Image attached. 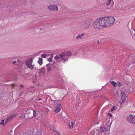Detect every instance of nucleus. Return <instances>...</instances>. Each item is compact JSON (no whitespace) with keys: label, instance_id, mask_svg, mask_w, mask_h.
Instances as JSON below:
<instances>
[{"label":"nucleus","instance_id":"nucleus-1","mask_svg":"<svg viewBox=\"0 0 135 135\" xmlns=\"http://www.w3.org/2000/svg\"><path fill=\"white\" fill-rule=\"evenodd\" d=\"M71 55V53L70 51H65L56 56L55 57L54 60L57 62H60L62 61L64 62L68 59V56Z\"/></svg>","mask_w":135,"mask_h":135},{"label":"nucleus","instance_id":"nucleus-2","mask_svg":"<svg viewBox=\"0 0 135 135\" xmlns=\"http://www.w3.org/2000/svg\"><path fill=\"white\" fill-rule=\"evenodd\" d=\"M104 25V27H108L113 24L115 20L113 17L110 16L105 17L102 18Z\"/></svg>","mask_w":135,"mask_h":135},{"label":"nucleus","instance_id":"nucleus-3","mask_svg":"<svg viewBox=\"0 0 135 135\" xmlns=\"http://www.w3.org/2000/svg\"><path fill=\"white\" fill-rule=\"evenodd\" d=\"M102 18H97L94 22L93 24V27L95 29H100L104 27V25Z\"/></svg>","mask_w":135,"mask_h":135},{"label":"nucleus","instance_id":"nucleus-4","mask_svg":"<svg viewBox=\"0 0 135 135\" xmlns=\"http://www.w3.org/2000/svg\"><path fill=\"white\" fill-rule=\"evenodd\" d=\"M30 135H42V131L40 129H36L30 132Z\"/></svg>","mask_w":135,"mask_h":135},{"label":"nucleus","instance_id":"nucleus-5","mask_svg":"<svg viewBox=\"0 0 135 135\" xmlns=\"http://www.w3.org/2000/svg\"><path fill=\"white\" fill-rule=\"evenodd\" d=\"M32 59H31L29 60H27L25 61L26 66L28 68H30L31 70H33L34 66V65H33L32 64Z\"/></svg>","mask_w":135,"mask_h":135},{"label":"nucleus","instance_id":"nucleus-6","mask_svg":"<svg viewBox=\"0 0 135 135\" xmlns=\"http://www.w3.org/2000/svg\"><path fill=\"white\" fill-rule=\"evenodd\" d=\"M128 122L130 123L135 124V116L130 115L127 118Z\"/></svg>","mask_w":135,"mask_h":135},{"label":"nucleus","instance_id":"nucleus-7","mask_svg":"<svg viewBox=\"0 0 135 135\" xmlns=\"http://www.w3.org/2000/svg\"><path fill=\"white\" fill-rule=\"evenodd\" d=\"M120 100H119V102L120 104L124 103V100L126 99V97L125 95L124 92L123 91L121 92L120 95Z\"/></svg>","mask_w":135,"mask_h":135},{"label":"nucleus","instance_id":"nucleus-8","mask_svg":"<svg viewBox=\"0 0 135 135\" xmlns=\"http://www.w3.org/2000/svg\"><path fill=\"white\" fill-rule=\"evenodd\" d=\"M50 11H57L58 7L57 6L55 5H51L48 7Z\"/></svg>","mask_w":135,"mask_h":135},{"label":"nucleus","instance_id":"nucleus-9","mask_svg":"<svg viewBox=\"0 0 135 135\" xmlns=\"http://www.w3.org/2000/svg\"><path fill=\"white\" fill-rule=\"evenodd\" d=\"M61 108V106L60 104H59L57 105L56 109L55 110L54 112L55 113H58L60 112Z\"/></svg>","mask_w":135,"mask_h":135},{"label":"nucleus","instance_id":"nucleus-10","mask_svg":"<svg viewBox=\"0 0 135 135\" xmlns=\"http://www.w3.org/2000/svg\"><path fill=\"white\" fill-rule=\"evenodd\" d=\"M15 117L16 115L14 114L11 115L6 118V122H7L8 121L10 120Z\"/></svg>","mask_w":135,"mask_h":135},{"label":"nucleus","instance_id":"nucleus-11","mask_svg":"<svg viewBox=\"0 0 135 135\" xmlns=\"http://www.w3.org/2000/svg\"><path fill=\"white\" fill-rule=\"evenodd\" d=\"M131 78L130 75H126L124 77V79L125 81H127L129 79Z\"/></svg>","mask_w":135,"mask_h":135},{"label":"nucleus","instance_id":"nucleus-12","mask_svg":"<svg viewBox=\"0 0 135 135\" xmlns=\"http://www.w3.org/2000/svg\"><path fill=\"white\" fill-rule=\"evenodd\" d=\"M74 125V124L72 121H71L69 123L68 126L70 128L72 129L73 128V127Z\"/></svg>","mask_w":135,"mask_h":135},{"label":"nucleus","instance_id":"nucleus-13","mask_svg":"<svg viewBox=\"0 0 135 135\" xmlns=\"http://www.w3.org/2000/svg\"><path fill=\"white\" fill-rule=\"evenodd\" d=\"M112 2L111 0H108L106 4L107 6H108L110 5H112Z\"/></svg>","mask_w":135,"mask_h":135},{"label":"nucleus","instance_id":"nucleus-14","mask_svg":"<svg viewBox=\"0 0 135 135\" xmlns=\"http://www.w3.org/2000/svg\"><path fill=\"white\" fill-rule=\"evenodd\" d=\"M7 123V122H6V120H5V122H4V120H2L1 122H0V124L4 126Z\"/></svg>","mask_w":135,"mask_h":135},{"label":"nucleus","instance_id":"nucleus-15","mask_svg":"<svg viewBox=\"0 0 135 135\" xmlns=\"http://www.w3.org/2000/svg\"><path fill=\"white\" fill-rule=\"evenodd\" d=\"M110 82L111 84L114 86L115 87L117 86V83L115 82L114 81H111Z\"/></svg>","mask_w":135,"mask_h":135},{"label":"nucleus","instance_id":"nucleus-16","mask_svg":"<svg viewBox=\"0 0 135 135\" xmlns=\"http://www.w3.org/2000/svg\"><path fill=\"white\" fill-rule=\"evenodd\" d=\"M42 59L41 58H39V60L37 61V62L40 65H41L42 63Z\"/></svg>","mask_w":135,"mask_h":135},{"label":"nucleus","instance_id":"nucleus-17","mask_svg":"<svg viewBox=\"0 0 135 135\" xmlns=\"http://www.w3.org/2000/svg\"><path fill=\"white\" fill-rule=\"evenodd\" d=\"M45 73V69L44 68H42L40 70V73L42 74H44Z\"/></svg>","mask_w":135,"mask_h":135},{"label":"nucleus","instance_id":"nucleus-18","mask_svg":"<svg viewBox=\"0 0 135 135\" xmlns=\"http://www.w3.org/2000/svg\"><path fill=\"white\" fill-rule=\"evenodd\" d=\"M135 63V58L133 57L132 59L131 63V64H133Z\"/></svg>","mask_w":135,"mask_h":135},{"label":"nucleus","instance_id":"nucleus-19","mask_svg":"<svg viewBox=\"0 0 135 135\" xmlns=\"http://www.w3.org/2000/svg\"><path fill=\"white\" fill-rule=\"evenodd\" d=\"M32 110H27L26 112V113L28 114H30L31 113H32Z\"/></svg>","mask_w":135,"mask_h":135},{"label":"nucleus","instance_id":"nucleus-20","mask_svg":"<svg viewBox=\"0 0 135 135\" xmlns=\"http://www.w3.org/2000/svg\"><path fill=\"white\" fill-rule=\"evenodd\" d=\"M117 86H122V84H121V83L120 82L118 81L117 82Z\"/></svg>","mask_w":135,"mask_h":135},{"label":"nucleus","instance_id":"nucleus-21","mask_svg":"<svg viewBox=\"0 0 135 135\" xmlns=\"http://www.w3.org/2000/svg\"><path fill=\"white\" fill-rule=\"evenodd\" d=\"M41 56L44 58H46L47 56V55L46 54H42L41 55Z\"/></svg>","mask_w":135,"mask_h":135},{"label":"nucleus","instance_id":"nucleus-22","mask_svg":"<svg viewBox=\"0 0 135 135\" xmlns=\"http://www.w3.org/2000/svg\"><path fill=\"white\" fill-rule=\"evenodd\" d=\"M53 57V55H51V57H50L48 59V60L49 61V62H50L52 60V58Z\"/></svg>","mask_w":135,"mask_h":135},{"label":"nucleus","instance_id":"nucleus-23","mask_svg":"<svg viewBox=\"0 0 135 135\" xmlns=\"http://www.w3.org/2000/svg\"><path fill=\"white\" fill-rule=\"evenodd\" d=\"M40 100H41V101H40V102H39V103L40 104H42V99L41 98H40L38 100V101H40Z\"/></svg>","mask_w":135,"mask_h":135},{"label":"nucleus","instance_id":"nucleus-24","mask_svg":"<svg viewBox=\"0 0 135 135\" xmlns=\"http://www.w3.org/2000/svg\"><path fill=\"white\" fill-rule=\"evenodd\" d=\"M36 113V112L35 111L33 110V116H35V114Z\"/></svg>","mask_w":135,"mask_h":135},{"label":"nucleus","instance_id":"nucleus-25","mask_svg":"<svg viewBox=\"0 0 135 135\" xmlns=\"http://www.w3.org/2000/svg\"><path fill=\"white\" fill-rule=\"evenodd\" d=\"M131 34L132 35L133 37L134 38H135V33H134V34H133V33L132 34V33H131Z\"/></svg>","mask_w":135,"mask_h":135},{"label":"nucleus","instance_id":"nucleus-26","mask_svg":"<svg viewBox=\"0 0 135 135\" xmlns=\"http://www.w3.org/2000/svg\"><path fill=\"white\" fill-rule=\"evenodd\" d=\"M51 70V68H49L47 69V71H50Z\"/></svg>","mask_w":135,"mask_h":135},{"label":"nucleus","instance_id":"nucleus-27","mask_svg":"<svg viewBox=\"0 0 135 135\" xmlns=\"http://www.w3.org/2000/svg\"><path fill=\"white\" fill-rule=\"evenodd\" d=\"M115 108V107H113L111 109V111L112 112L113 111L114 109Z\"/></svg>","mask_w":135,"mask_h":135},{"label":"nucleus","instance_id":"nucleus-28","mask_svg":"<svg viewBox=\"0 0 135 135\" xmlns=\"http://www.w3.org/2000/svg\"><path fill=\"white\" fill-rule=\"evenodd\" d=\"M108 115L110 117H112V114L110 113H109L108 114Z\"/></svg>","mask_w":135,"mask_h":135},{"label":"nucleus","instance_id":"nucleus-29","mask_svg":"<svg viewBox=\"0 0 135 135\" xmlns=\"http://www.w3.org/2000/svg\"><path fill=\"white\" fill-rule=\"evenodd\" d=\"M79 38H80L81 39L82 38L81 37V36H80V34H79L78 35Z\"/></svg>","mask_w":135,"mask_h":135},{"label":"nucleus","instance_id":"nucleus-30","mask_svg":"<svg viewBox=\"0 0 135 135\" xmlns=\"http://www.w3.org/2000/svg\"><path fill=\"white\" fill-rule=\"evenodd\" d=\"M12 87H14L15 86V85L14 84H11Z\"/></svg>","mask_w":135,"mask_h":135},{"label":"nucleus","instance_id":"nucleus-31","mask_svg":"<svg viewBox=\"0 0 135 135\" xmlns=\"http://www.w3.org/2000/svg\"><path fill=\"white\" fill-rule=\"evenodd\" d=\"M16 63V61H13V64H15Z\"/></svg>","mask_w":135,"mask_h":135},{"label":"nucleus","instance_id":"nucleus-32","mask_svg":"<svg viewBox=\"0 0 135 135\" xmlns=\"http://www.w3.org/2000/svg\"><path fill=\"white\" fill-rule=\"evenodd\" d=\"M20 86L21 87H23V85H20Z\"/></svg>","mask_w":135,"mask_h":135},{"label":"nucleus","instance_id":"nucleus-33","mask_svg":"<svg viewBox=\"0 0 135 135\" xmlns=\"http://www.w3.org/2000/svg\"><path fill=\"white\" fill-rule=\"evenodd\" d=\"M79 38V36H77L76 37V38L77 39H78Z\"/></svg>","mask_w":135,"mask_h":135},{"label":"nucleus","instance_id":"nucleus-34","mask_svg":"<svg viewBox=\"0 0 135 135\" xmlns=\"http://www.w3.org/2000/svg\"><path fill=\"white\" fill-rule=\"evenodd\" d=\"M84 35V34H81V35H80V36H83V35Z\"/></svg>","mask_w":135,"mask_h":135},{"label":"nucleus","instance_id":"nucleus-35","mask_svg":"<svg viewBox=\"0 0 135 135\" xmlns=\"http://www.w3.org/2000/svg\"><path fill=\"white\" fill-rule=\"evenodd\" d=\"M57 133L58 134V135H60V134H59L58 133H57V132H56V133H55V134H56Z\"/></svg>","mask_w":135,"mask_h":135},{"label":"nucleus","instance_id":"nucleus-36","mask_svg":"<svg viewBox=\"0 0 135 135\" xmlns=\"http://www.w3.org/2000/svg\"><path fill=\"white\" fill-rule=\"evenodd\" d=\"M99 41H97V43L98 44H99Z\"/></svg>","mask_w":135,"mask_h":135},{"label":"nucleus","instance_id":"nucleus-37","mask_svg":"<svg viewBox=\"0 0 135 135\" xmlns=\"http://www.w3.org/2000/svg\"><path fill=\"white\" fill-rule=\"evenodd\" d=\"M132 32L133 33V32H132Z\"/></svg>","mask_w":135,"mask_h":135}]
</instances>
